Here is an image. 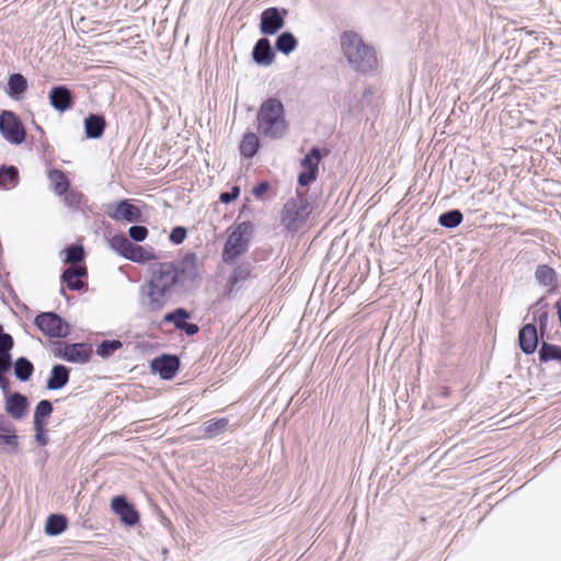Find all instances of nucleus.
I'll return each mask as SVG.
<instances>
[{
  "label": "nucleus",
  "instance_id": "nucleus-7",
  "mask_svg": "<svg viewBox=\"0 0 561 561\" xmlns=\"http://www.w3.org/2000/svg\"><path fill=\"white\" fill-rule=\"evenodd\" d=\"M0 133L12 145H21L26 137L21 119L12 112H3L1 114Z\"/></svg>",
  "mask_w": 561,
  "mask_h": 561
},
{
  "label": "nucleus",
  "instance_id": "nucleus-53",
  "mask_svg": "<svg viewBox=\"0 0 561 561\" xmlns=\"http://www.w3.org/2000/svg\"><path fill=\"white\" fill-rule=\"evenodd\" d=\"M373 93H374V91L370 87H368L364 90V96L371 95Z\"/></svg>",
  "mask_w": 561,
  "mask_h": 561
},
{
  "label": "nucleus",
  "instance_id": "nucleus-13",
  "mask_svg": "<svg viewBox=\"0 0 561 561\" xmlns=\"http://www.w3.org/2000/svg\"><path fill=\"white\" fill-rule=\"evenodd\" d=\"M111 508L125 526L134 527L140 520L138 511L124 495L114 496L111 501Z\"/></svg>",
  "mask_w": 561,
  "mask_h": 561
},
{
  "label": "nucleus",
  "instance_id": "nucleus-12",
  "mask_svg": "<svg viewBox=\"0 0 561 561\" xmlns=\"http://www.w3.org/2000/svg\"><path fill=\"white\" fill-rule=\"evenodd\" d=\"M93 350L91 344L87 343H69L64 348H56L54 354L56 357H62L69 363L84 364L91 359Z\"/></svg>",
  "mask_w": 561,
  "mask_h": 561
},
{
  "label": "nucleus",
  "instance_id": "nucleus-27",
  "mask_svg": "<svg viewBox=\"0 0 561 561\" xmlns=\"http://www.w3.org/2000/svg\"><path fill=\"white\" fill-rule=\"evenodd\" d=\"M110 245L116 253L126 260H129L135 243H133L126 236L117 233L111 238Z\"/></svg>",
  "mask_w": 561,
  "mask_h": 561
},
{
  "label": "nucleus",
  "instance_id": "nucleus-9",
  "mask_svg": "<svg viewBox=\"0 0 561 561\" xmlns=\"http://www.w3.org/2000/svg\"><path fill=\"white\" fill-rule=\"evenodd\" d=\"M106 215L115 221L140 222L142 213L140 208L130 203L129 199H122L117 203L108 204L105 210Z\"/></svg>",
  "mask_w": 561,
  "mask_h": 561
},
{
  "label": "nucleus",
  "instance_id": "nucleus-54",
  "mask_svg": "<svg viewBox=\"0 0 561 561\" xmlns=\"http://www.w3.org/2000/svg\"><path fill=\"white\" fill-rule=\"evenodd\" d=\"M448 394H449L448 389H447V388H444V389L442 390V396H443V397H447Z\"/></svg>",
  "mask_w": 561,
  "mask_h": 561
},
{
  "label": "nucleus",
  "instance_id": "nucleus-48",
  "mask_svg": "<svg viewBox=\"0 0 561 561\" xmlns=\"http://www.w3.org/2000/svg\"><path fill=\"white\" fill-rule=\"evenodd\" d=\"M270 187L271 185L267 181H262L253 187L252 194L256 198H262L268 192Z\"/></svg>",
  "mask_w": 561,
  "mask_h": 561
},
{
  "label": "nucleus",
  "instance_id": "nucleus-10",
  "mask_svg": "<svg viewBox=\"0 0 561 561\" xmlns=\"http://www.w3.org/2000/svg\"><path fill=\"white\" fill-rule=\"evenodd\" d=\"M321 160L322 153L319 147H312L301 159L300 164L304 171L298 174L297 179L300 186L306 187L316 181Z\"/></svg>",
  "mask_w": 561,
  "mask_h": 561
},
{
  "label": "nucleus",
  "instance_id": "nucleus-17",
  "mask_svg": "<svg viewBox=\"0 0 561 561\" xmlns=\"http://www.w3.org/2000/svg\"><path fill=\"white\" fill-rule=\"evenodd\" d=\"M30 407L27 398L20 393H10L5 399V412L14 420H22Z\"/></svg>",
  "mask_w": 561,
  "mask_h": 561
},
{
  "label": "nucleus",
  "instance_id": "nucleus-1",
  "mask_svg": "<svg viewBox=\"0 0 561 561\" xmlns=\"http://www.w3.org/2000/svg\"><path fill=\"white\" fill-rule=\"evenodd\" d=\"M151 271L148 282L171 296L178 287H185L197 278V255L188 252L178 263L159 262L152 265Z\"/></svg>",
  "mask_w": 561,
  "mask_h": 561
},
{
  "label": "nucleus",
  "instance_id": "nucleus-44",
  "mask_svg": "<svg viewBox=\"0 0 561 561\" xmlns=\"http://www.w3.org/2000/svg\"><path fill=\"white\" fill-rule=\"evenodd\" d=\"M148 229L141 225H134L128 229L129 238L135 242H141L148 237Z\"/></svg>",
  "mask_w": 561,
  "mask_h": 561
},
{
  "label": "nucleus",
  "instance_id": "nucleus-36",
  "mask_svg": "<svg viewBox=\"0 0 561 561\" xmlns=\"http://www.w3.org/2000/svg\"><path fill=\"white\" fill-rule=\"evenodd\" d=\"M66 257L64 262L66 264L77 265L84 260L85 251L81 244H70L65 249Z\"/></svg>",
  "mask_w": 561,
  "mask_h": 561
},
{
  "label": "nucleus",
  "instance_id": "nucleus-5",
  "mask_svg": "<svg viewBox=\"0 0 561 561\" xmlns=\"http://www.w3.org/2000/svg\"><path fill=\"white\" fill-rule=\"evenodd\" d=\"M254 233V225L242 221L230 231L224 244L221 259L227 265H234L239 256L248 252Z\"/></svg>",
  "mask_w": 561,
  "mask_h": 561
},
{
  "label": "nucleus",
  "instance_id": "nucleus-6",
  "mask_svg": "<svg viewBox=\"0 0 561 561\" xmlns=\"http://www.w3.org/2000/svg\"><path fill=\"white\" fill-rule=\"evenodd\" d=\"M34 324L48 337L62 339L70 333L69 323L54 311L38 313L34 319Z\"/></svg>",
  "mask_w": 561,
  "mask_h": 561
},
{
  "label": "nucleus",
  "instance_id": "nucleus-25",
  "mask_svg": "<svg viewBox=\"0 0 561 561\" xmlns=\"http://www.w3.org/2000/svg\"><path fill=\"white\" fill-rule=\"evenodd\" d=\"M260 148V139L254 133H245L241 139L239 149L243 158H253Z\"/></svg>",
  "mask_w": 561,
  "mask_h": 561
},
{
  "label": "nucleus",
  "instance_id": "nucleus-24",
  "mask_svg": "<svg viewBox=\"0 0 561 561\" xmlns=\"http://www.w3.org/2000/svg\"><path fill=\"white\" fill-rule=\"evenodd\" d=\"M234 265H236V267L233 270V273L231 274V276L228 279V284L231 287H234V286L245 282L247 279L255 276V275H253L254 266H253L252 262L241 261L240 263H236Z\"/></svg>",
  "mask_w": 561,
  "mask_h": 561
},
{
  "label": "nucleus",
  "instance_id": "nucleus-31",
  "mask_svg": "<svg viewBox=\"0 0 561 561\" xmlns=\"http://www.w3.org/2000/svg\"><path fill=\"white\" fill-rule=\"evenodd\" d=\"M53 411H54L53 403L49 400H47V399L41 400L36 404L35 410H34L33 425H38V424L46 425L47 419L51 415Z\"/></svg>",
  "mask_w": 561,
  "mask_h": 561
},
{
  "label": "nucleus",
  "instance_id": "nucleus-45",
  "mask_svg": "<svg viewBox=\"0 0 561 561\" xmlns=\"http://www.w3.org/2000/svg\"><path fill=\"white\" fill-rule=\"evenodd\" d=\"M187 236V230L182 226L174 227L169 236V240L173 244H181Z\"/></svg>",
  "mask_w": 561,
  "mask_h": 561
},
{
  "label": "nucleus",
  "instance_id": "nucleus-49",
  "mask_svg": "<svg viewBox=\"0 0 561 561\" xmlns=\"http://www.w3.org/2000/svg\"><path fill=\"white\" fill-rule=\"evenodd\" d=\"M179 330L185 332V334L188 336H193L199 331V327L196 323H191L186 320L184 323H182Z\"/></svg>",
  "mask_w": 561,
  "mask_h": 561
},
{
  "label": "nucleus",
  "instance_id": "nucleus-28",
  "mask_svg": "<svg viewBox=\"0 0 561 561\" xmlns=\"http://www.w3.org/2000/svg\"><path fill=\"white\" fill-rule=\"evenodd\" d=\"M297 45V38L288 31L280 33L275 41V49L286 56L293 53Z\"/></svg>",
  "mask_w": 561,
  "mask_h": 561
},
{
  "label": "nucleus",
  "instance_id": "nucleus-33",
  "mask_svg": "<svg viewBox=\"0 0 561 561\" xmlns=\"http://www.w3.org/2000/svg\"><path fill=\"white\" fill-rule=\"evenodd\" d=\"M19 181V170L14 165L2 164L0 167V187H13Z\"/></svg>",
  "mask_w": 561,
  "mask_h": 561
},
{
  "label": "nucleus",
  "instance_id": "nucleus-15",
  "mask_svg": "<svg viewBox=\"0 0 561 561\" xmlns=\"http://www.w3.org/2000/svg\"><path fill=\"white\" fill-rule=\"evenodd\" d=\"M48 99L51 107L60 113L70 110L75 103V95L66 85L53 87L48 93Z\"/></svg>",
  "mask_w": 561,
  "mask_h": 561
},
{
  "label": "nucleus",
  "instance_id": "nucleus-26",
  "mask_svg": "<svg viewBox=\"0 0 561 561\" xmlns=\"http://www.w3.org/2000/svg\"><path fill=\"white\" fill-rule=\"evenodd\" d=\"M68 527V518L64 514H50L45 524V533L48 536H58Z\"/></svg>",
  "mask_w": 561,
  "mask_h": 561
},
{
  "label": "nucleus",
  "instance_id": "nucleus-16",
  "mask_svg": "<svg viewBox=\"0 0 561 561\" xmlns=\"http://www.w3.org/2000/svg\"><path fill=\"white\" fill-rule=\"evenodd\" d=\"M539 344L538 330L534 323L524 324L518 332V345L526 355L534 354Z\"/></svg>",
  "mask_w": 561,
  "mask_h": 561
},
{
  "label": "nucleus",
  "instance_id": "nucleus-51",
  "mask_svg": "<svg viewBox=\"0 0 561 561\" xmlns=\"http://www.w3.org/2000/svg\"><path fill=\"white\" fill-rule=\"evenodd\" d=\"M13 341V337L11 334L4 332L3 325L0 323V346L3 344H11Z\"/></svg>",
  "mask_w": 561,
  "mask_h": 561
},
{
  "label": "nucleus",
  "instance_id": "nucleus-2",
  "mask_svg": "<svg viewBox=\"0 0 561 561\" xmlns=\"http://www.w3.org/2000/svg\"><path fill=\"white\" fill-rule=\"evenodd\" d=\"M340 44L343 55L354 70L368 73L377 68L378 60L375 49L366 45L356 32H343Z\"/></svg>",
  "mask_w": 561,
  "mask_h": 561
},
{
  "label": "nucleus",
  "instance_id": "nucleus-19",
  "mask_svg": "<svg viewBox=\"0 0 561 561\" xmlns=\"http://www.w3.org/2000/svg\"><path fill=\"white\" fill-rule=\"evenodd\" d=\"M87 275L88 270L85 266H70L62 272L60 280L65 283L70 290H81L85 284L80 280V278Z\"/></svg>",
  "mask_w": 561,
  "mask_h": 561
},
{
  "label": "nucleus",
  "instance_id": "nucleus-41",
  "mask_svg": "<svg viewBox=\"0 0 561 561\" xmlns=\"http://www.w3.org/2000/svg\"><path fill=\"white\" fill-rule=\"evenodd\" d=\"M83 194L77 190H68L64 194V203L72 211H77L80 209Z\"/></svg>",
  "mask_w": 561,
  "mask_h": 561
},
{
  "label": "nucleus",
  "instance_id": "nucleus-23",
  "mask_svg": "<svg viewBox=\"0 0 561 561\" xmlns=\"http://www.w3.org/2000/svg\"><path fill=\"white\" fill-rule=\"evenodd\" d=\"M27 90V80L22 73H12L8 80L7 94L13 100H21Z\"/></svg>",
  "mask_w": 561,
  "mask_h": 561
},
{
  "label": "nucleus",
  "instance_id": "nucleus-14",
  "mask_svg": "<svg viewBox=\"0 0 561 561\" xmlns=\"http://www.w3.org/2000/svg\"><path fill=\"white\" fill-rule=\"evenodd\" d=\"M150 368L162 379L171 380L180 369V358L176 355L162 354L151 360Z\"/></svg>",
  "mask_w": 561,
  "mask_h": 561
},
{
  "label": "nucleus",
  "instance_id": "nucleus-42",
  "mask_svg": "<svg viewBox=\"0 0 561 561\" xmlns=\"http://www.w3.org/2000/svg\"><path fill=\"white\" fill-rule=\"evenodd\" d=\"M153 257L154 256L150 251L146 250L141 245L135 244V247L131 251L129 261L136 262V263H146V262L152 260Z\"/></svg>",
  "mask_w": 561,
  "mask_h": 561
},
{
  "label": "nucleus",
  "instance_id": "nucleus-34",
  "mask_svg": "<svg viewBox=\"0 0 561 561\" xmlns=\"http://www.w3.org/2000/svg\"><path fill=\"white\" fill-rule=\"evenodd\" d=\"M229 425V420L226 417H221L218 420H209L203 424L204 426V437L213 438L221 433H224Z\"/></svg>",
  "mask_w": 561,
  "mask_h": 561
},
{
  "label": "nucleus",
  "instance_id": "nucleus-18",
  "mask_svg": "<svg viewBox=\"0 0 561 561\" xmlns=\"http://www.w3.org/2000/svg\"><path fill=\"white\" fill-rule=\"evenodd\" d=\"M252 59L260 66H270L274 62L275 53L268 38L261 37L256 41L252 50Z\"/></svg>",
  "mask_w": 561,
  "mask_h": 561
},
{
  "label": "nucleus",
  "instance_id": "nucleus-55",
  "mask_svg": "<svg viewBox=\"0 0 561 561\" xmlns=\"http://www.w3.org/2000/svg\"><path fill=\"white\" fill-rule=\"evenodd\" d=\"M59 294L61 296H66V289L61 286L60 289H59Z\"/></svg>",
  "mask_w": 561,
  "mask_h": 561
},
{
  "label": "nucleus",
  "instance_id": "nucleus-38",
  "mask_svg": "<svg viewBox=\"0 0 561 561\" xmlns=\"http://www.w3.org/2000/svg\"><path fill=\"white\" fill-rule=\"evenodd\" d=\"M122 346L123 343L119 340H104L98 344L96 354L102 358H108Z\"/></svg>",
  "mask_w": 561,
  "mask_h": 561
},
{
  "label": "nucleus",
  "instance_id": "nucleus-29",
  "mask_svg": "<svg viewBox=\"0 0 561 561\" xmlns=\"http://www.w3.org/2000/svg\"><path fill=\"white\" fill-rule=\"evenodd\" d=\"M12 367L15 378L20 381H27L34 373V365L24 356L16 358L14 363L12 362Z\"/></svg>",
  "mask_w": 561,
  "mask_h": 561
},
{
  "label": "nucleus",
  "instance_id": "nucleus-50",
  "mask_svg": "<svg viewBox=\"0 0 561 561\" xmlns=\"http://www.w3.org/2000/svg\"><path fill=\"white\" fill-rule=\"evenodd\" d=\"M15 426L9 421V419L0 413V434L5 432H12Z\"/></svg>",
  "mask_w": 561,
  "mask_h": 561
},
{
  "label": "nucleus",
  "instance_id": "nucleus-22",
  "mask_svg": "<svg viewBox=\"0 0 561 561\" xmlns=\"http://www.w3.org/2000/svg\"><path fill=\"white\" fill-rule=\"evenodd\" d=\"M70 378V369L61 364H56L51 367L50 375L46 381V388L48 390H59L64 388Z\"/></svg>",
  "mask_w": 561,
  "mask_h": 561
},
{
  "label": "nucleus",
  "instance_id": "nucleus-52",
  "mask_svg": "<svg viewBox=\"0 0 561 561\" xmlns=\"http://www.w3.org/2000/svg\"><path fill=\"white\" fill-rule=\"evenodd\" d=\"M4 375H5V373H0V389L3 392H7L10 387V381Z\"/></svg>",
  "mask_w": 561,
  "mask_h": 561
},
{
  "label": "nucleus",
  "instance_id": "nucleus-46",
  "mask_svg": "<svg viewBox=\"0 0 561 561\" xmlns=\"http://www.w3.org/2000/svg\"><path fill=\"white\" fill-rule=\"evenodd\" d=\"M33 426H34V431H35V436H34L35 442L39 446L48 445L49 438L47 436V430L45 428L46 425L38 424V425H33Z\"/></svg>",
  "mask_w": 561,
  "mask_h": 561
},
{
  "label": "nucleus",
  "instance_id": "nucleus-47",
  "mask_svg": "<svg viewBox=\"0 0 561 561\" xmlns=\"http://www.w3.org/2000/svg\"><path fill=\"white\" fill-rule=\"evenodd\" d=\"M240 195V187L234 185L231 187L229 192H222L219 195V201L224 204H229L232 201L237 199Z\"/></svg>",
  "mask_w": 561,
  "mask_h": 561
},
{
  "label": "nucleus",
  "instance_id": "nucleus-39",
  "mask_svg": "<svg viewBox=\"0 0 561 561\" xmlns=\"http://www.w3.org/2000/svg\"><path fill=\"white\" fill-rule=\"evenodd\" d=\"M541 302H542V309H538L536 312H534V314H535V320H537L538 324H539L540 335H541V337H543L548 332L549 313L546 310L548 305L545 302V298H541L537 302V305H539Z\"/></svg>",
  "mask_w": 561,
  "mask_h": 561
},
{
  "label": "nucleus",
  "instance_id": "nucleus-32",
  "mask_svg": "<svg viewBox=\"0 0 561 561\" xmlns=\"http://www.w3.org/2000/svg\"><path fill=\"white\" fill-rule=\"evenodd\" d=\"M48 178L57 195L61 196L69 190L70 182L61 170L54 169L49 171Z\"/></svg>",
  "mask_w": 561,
  "mask_h": 561
},
{
  "label": "nucleus",
  "instance_id": "nucleus-8",
  "mask_svg": "<svg viewBox=\"0 0 561 561\" xmlns=\"http://www.w3.org/2000/svg\"><path fill=\"white\" fill-rule=\"evenodd\" d=\"M159 289V287L152 286L150 282H147L140 288V305L145 312H159L168 302L171 296Z\"/></svg>",
  "mask_w": 561,
  "mask_h": 561
},
{
  "label": "nucleus",
  "instance_id": "nucleus-40",
  "mask_svg": "<svg viewBox=\"0 0 561 561\" xmlns=\"http://www.w3.org/2000/svg\"><path fill=\"white\" fill-rule=\"evenodd\" d=\"M14 346V342L11 344H3L0 346V373H8L12 368V356L11 350Z\"/></svg>",
  "mask_w": 561,
  "mask_h": 561
},
{
  "label": "nucleus",
  "instance_id": "nucleus-43",
  "mask_svg": "<svg viewBox=\"0 0 561 561\" xmlns=\"http://www.w3.org/2000/svg\"><path fill=\"white\" fill-rule=\"evenodd\" d=\"M19 436L16 434V428L12 430V432H5L0 434V444L9 446L13 451L18 449Z\"/></svg>",
  "mask_w": 561,
  "mask_h": 561
},
{
  "label": "nucleus",
  "instance_id": "nucleus-11",
  "mask_svg": "<svg viewBox=\"0 0 561 561\" xmlns=\"http://www.w3.org/2000/svg\"><path fill=\"white\" fill-rule=\"evenodd\" d=\"M288 11L271 7L262 11L260 16V32L263 35H275L285 25V18Z\"/></svg>",
  "mask_w": 561,
  "mask_h": 561
},
{
  "label": "nucleus",
  "instance_id": "nucleus-37",
  "mask_svg": "<svg viewBox=\"0 0 561 561\" xmlns=\"http://www.w3.org/2000/svg\"><path fill=\"white\" fill-rule=\"evenodd\" d=\"M191 318V313L184 308H176L171 312H168L163 316V321L168 323H173L175 329H180L182 323H184L187 319Z\"/></svg>",
  "mask_w": 561,
  "mask_h": 561
},
{
  "label": "nucleus",
  "instance_id": "nucleus-3",
  "mask_svg": "<svg viewBox=\"0 0 561 561\" xmlns=\"http://www.w3.org/2000/svg\"><path fill=\"white\" fill-rule=\"evenodd\" d=\"M257 131L271 139H280L288 133L283 103L276 98L265 100L256 114Z\"/></svg>",
  "mask_w": 561,
  "mask_h": 561
},
{
  "label": "nucleus",
  "instance_id": "nucleus-30",
  "mask_svg": "<svg viewBox=\"0 0 561 561\" xmlns=\"http://www.w3.org/2000/svg\"><path fill=\"white\" fill-rule=\"evenodd\" d=\"M540 363L561 362V346L543 341L538 351Z\"/></svg>",
  "mask_w": 561,
  "mask_h": 561
},
{
  "label": "nucleus",
  "instance_id": "nucleus-4",
  "mask_svg": "<svg viewBox=\"0 0 561 561\" xmlns=\"http://www.w3.org/2000/svg\"><path fill=\"white\" fill-rule=\"evenodd\" d=\"M313 211V204L309 201L306 191H296L283 206L279 214L280 226L288 232L302 229Z\"/></svg>",
  "mask_w": 561,
  "mask_h": 561
},
{
  "label": "nucleus",
  "instance_id": "nucleus-35",
  "mask_svg": "<svg viewBox=\"0 0 561 561\" xmlns=\"http://www.w3.org/2000/svg\"><path fill=\"white\" fill-rule=\"evenodd\" d=\"M463 220V215L459 209H451L439 215L438 224L447 229L458 227Z\"/></svg>",
  "mask_w": 561,
  "mask_h": 561
},
{
  "label": "nucleus",
  "instance_id": "nucleus-20",
  "mask_svg": "<svg viewBox=\"0 0 561 561\" xmlns=\"http://www.w3.org/2000/svg\"><path fill=\"white\" fill-rule=\"evenodd\" d=\"M84 134L89 139H100L106 128V121L102 114H89L83 122Z\"/></svg>",
  "mask_w": 561,
  "mask_h": 561
},
{
  "label": "nucleus",
  "instance_id": "nucleus-21",
  "mask_svg": "<svg viewBox=\"0 0 561 561\" xmlns=\"http://www.w3.org/2000/svg\"><path fill=\"white\" fill-rule=\"evenodd\" d=\"M536 282L548 287V293L551 294L558 288V274L557 272L547 264H539L535 271Z\"/></svg>",
  "mask_w": 561,
  "mask_h": 561
}]
</instances>
